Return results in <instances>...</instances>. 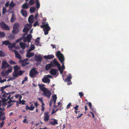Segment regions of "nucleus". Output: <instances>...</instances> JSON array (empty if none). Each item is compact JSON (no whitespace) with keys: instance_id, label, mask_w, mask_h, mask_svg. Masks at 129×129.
Wrapping results in <instances>:
<instances>
[{"instance_id":"nucleus-50","label":"nucleus","mask_w":129,"mask_h":129,"mask_svg":"<svg viewBox=\"0 0 129 129\" xmlns=\"http://www.w3.org/2000/svg\"><path fill=\"white\" fill-rule=\"evenodd\" d=\"M16 102L17 103H18V101H15L12 100H9V101H8V103H11L13 102Z\"/></svg>"},{"instance_id":"nucleus-12","label":"nucleus","mask_w":129,"mask_h":129,"mask_svg":"<svg viewBox=\"0 0 129 129\" xmlns=\"http://www.w3.org/2000/svg\"><path fill=\"white\" fill-rule=\"evenodd\" d=\"M30 51L28 50L27 51V53L26 55L27 57L30 58L33 56L34 55V53L30 52Z\"/></svg>"},{"instance_id":"nucleus-23","label":"nucleus","mask_w":129,"mask_h":129,"mask_svg":"<svg viewBox=\"0 0 129 129\" xmlns=\"http://www.w3.org/2000/svg\"><path fill=\"white\" fill-rule=\"evenodd\" d=\"M22 7L23 9H27L29 8V5L27 4V3H25L22 5Z\"/></svg>"},{"instance_id":"nucleus-17","label":"nucleus","mask_w":129,"mask_h":129,"mask_svg":"<svg viewBox=\"0 0 129 129\" xmlns=\"http://www.w3.org/2000/svg\"><path fill=\"white\" fill-rule=\"evenodd\" d=\"M57 71L56 70L52 69L50 72V73L52 75H55L56 74Z\"/></svg>"},{"instance_id":"nucleus-48","label":"nucleus","mask_w":129,"mask_h":129,"mask_svg":"<svg viewBox=\"0 0 129 129\" xmlns=\"http://www.w3.org/2000/svg\"><path fill=\"white\" fill-rule=\"evenodd\" d=\"M15 79V78L13 76V77H11L7 81H9L11 80H13L14 79Z\"/></svg>"},{"instance_id":"nucleus-21","label":"nucleus","mask_w":129,"mask_h":129,"mask_svg":"<svg viewBox=\"0 0 129 129\" xmlns=\"http://www.w3.org/2000/svg\"><path fill=\"white\" fill-rule=\"evenodd\" d=\"M10 86H6L3 87H0V91H1L2 93H3L5 92V91L4 90V89Z\"/></svg>"},{"instance_id":"nucleus-33","label":"nucleus","mask_w":129,"mask_h":129,"mask_svg":"<svg viewBox=\"0 0 129 129\" xmlns=\"http://www.w3.org/2000/svg\"><path fill=\"white\" fill-rule=\"evenodd\" d=\"M15 19V16L13 14V13L11 19V21L12 22H14Z\"/></svg>"},{"instance_id":"nucleus-16","label":"nucleus","mask_w":129,"mask_h":129,"mask_svg":"<svg viewBox=\"0 0 129 129\" xmlns=\"http://www.w3.org/2000/svg\"><path fill=\"white\" fill-rule=\"evenodd\" d=\"M13 51L14 52L15 56L17 58L20 59L21 58V57L20 54L17 51L15 50H13Z\"/></svg>"},{"instance_id":"nucleus-14","label":"nucleus","mask_w":129,"mask_h":129,"mask_svg":"<svg viewBox=\"0 0 129 129\" xmlns=\"http://www.w3.org/2000/svg\"><path fill=\"white\" fill-rule=\"evenodd\" d=\"M50 123L52 125L57 124H58L57 120L54 119H52L50 120Z\"/></svg>"},{"instance_id":"nucleus-26","label":"nucleus","mask_w":129,"mask_h":129,"mask_svg":"<svg viewBox=\"0 0 129 129\" xmlns=\"http://www.w3.org/2000/svg\"><path fill=\"white\" fill-rule=\"evenodd\" d=\"M52 66V65L51 63L49 64H48L46 66L45 70H48L50 69Z\"/></svg>"},{"instance_id":"nucleus-36","label":"nucleus","mask_w":129,"mask_h":129,"mask_svg":"<svg viewBox=\"0 0 129 129\" xmlns=\"http://www.w3.org/2000/svg\"><path fill=\"white\" fill-rule=\"evenodd\" d=\"M3 44L5 45H8L10 44V42L8 41H3L2 42Z\"/></svg>"},{"instance_id":"nucleus-40","label":"nucleus","mask_w":129,"mask_h":129,"mask_svg":"<svg viewBox=\"0 0 129 129\" xmlns=\"http://www.w3.org/2000/svg\"><path fill=\"white\" fill-rule=\"evenodd\" d=\"M37 1L36 2V6L37 8H39L40 7V4L38 0H36Z\"/></svg>"},{"instance_id":"nucleus-18","label":"nucleus","mask_w":129,"mask_h":129,"mask_svg":"<svg viewBox=\"0 0 129 129\" xmlns=\"http://www.w3.org/2000/svg\"><path fill=\"white\" fill-rule=\"evenodd\" d=\"M38 85L39 86V87L40 88V90H41L42 91H44L47 88H46L44 87V85L43 84H38Z\"/></svg>"},{"instance_id":"nucleus-11","label":"nucleus","mask_w":129,"mask_h":129,"mask_svg":"<svg viewBox=\"0 0 129 129\" xmlns=\"http://www.w3.org/2000/svg\"><path fill=\"white\" fill-rule=\"evenodd\" d=\"M34 59L37 61H41L42 60V57L40 56L35 55L34 57Z\"/></svg>"},{"instance_id":"nucleus-43","label":"nucleus","mask_w":129,"mask_h":129,"mask_svg":"<svg viewBox=\"0 0 129 129\" xmlns=\"http://www.w3.org/2000/svg\"><path fill=\"white\" fill-rule=\"evenodd\" d=\"M5 34L4 33L0 31V37L1 38H3L5 36Z\"/></svg>"},{"instance_id":"nucleus-45","label":"nucleus","mask_w":129,"mask_h":129,"mask_svg":"<svg viewBox=\"0 0 129 129\" xmlns=\"http://www.w3.org/2000/svg\"><path fill=\"white\" fill-rule=\"evenodd\" d=\"M6 12V9L5 7H3L2 9V13L3 14H5Z\"/></svg>"},{"instance_id":"nucleus-54","label":"nucleus","mask_w":129,"mask_h":129,"mask_svg":"<svg viewBox=\"0 0 129 129\" xmlns=\"http://www.w3.org/2000/svg\"><path fill=\"white\" fill-rule=\"evenodd\" d=\"M9 6V2H7L5 4V6L6 7H7Z\"/></svg>"},{"instance_id":"nucleus-22","label":"nucleus","mask_w":129,"mask_h":129,"mask_svg":"<svg viewBox=\"0 0 129 129\" xmlns=\"http://www.w3.org/2000/svg\"><path fill=\"white\" fill-rule=\"evenodd\" d=\"M26 108L27 110L32 111L34 109L35 107L33 106V105H31L30 107H28V106H26Z\"/></svg>"},{"instance_id":"nucleus-38","label":"nucleus","mask_w":129,"mask_h":129,"mask_svg":"<svg viewBox=\"0 0 129 129\" xmlns=\"http://www.w3.org/2000/svg\"><path fill=\"white\" fill-rule=\"evenodd\" d=\"M5 56V54L3 51L0 50V57H4Z\"/></svg>"},{"instance_id":"nucleus-25","label":"nucleus","mask_w":129,"mask_h":129,"mask_svg":"<svg viewBox=\"0 0 129 129\" xmlns=\"http://www.w3.org/2000/svg\"><path fill=\"white\" fill-rule=\"evenodd\" d=\"M16 45V43H12V44H10L9 45L8 47L12 51H13V50H12L11 49L15 47Z\"/></svg>"},{"instance_id":"nucleus-9","label":"nucleus","mask_w":129,"mask_h":129,"mask_svg":"<svg viewBox=\"0 0 129 129\" xmlns=\"http://www.w3.org/2000/svg\"><path fill=\"white\" fill-rule=\"evenodd\" d=\"M44 120L45 122H47L49 120L50 115L49 114V113L47 112H45L44 114Z\"/></svg>"},{"instance_id":"nucleus-24","label":"nucleus","mask_w":129,"mask_h":129,"mask_svg":"<svg viewBox=\"0 0 129 129\" xmlns=\"http://www.w3.org/2000/svg\"><path fill=\"white\" fill-rule=\"evenodd\" d=\"M36 10V7L35 6H33L30 8L29 11L31 13H33L35 12Z\"/></svg>"},{"instance_id":"nucleus-41","label":"nucleus","mask_w":129,"mask_h":129,"mask_svg":"<svg viewBox=\"0 0 129 129\" xmlns=\"http://www.w3.org/2000/svg\"><path fill=\"white\" fill-rule=\"evenodd\" d=\"M72 76L71 75H69V76H68L67 78L66 79V81H70V79L72 78Z\"/></svg>"},{"instance_id":"nucleus-52","label":"nucleus","mask_w":129,"mask_h":129,"mask_svg":"<svg viewBox=\"0 0 129 129\" xmlns=\"http://www.w3.org/2000/svg\"><path fill=\"white\" fill-rule=\"evenodd\" d=\"M21 95L19 94H16L15 95V97L16 98H19Z\"/></svg>"},{"instance_id":"nucleus-6","label":"nucleus","mask_w":129,"mask_h":129,"mask_svg":"<svg viewBox=\"0 0 129 129\" xmlns=\"http://www.w3.org/2000/svg\"><path fill=\"white\" fill-rule=\"evenodd\" d=\"M43 92V94L45 96L50 99V96L52 94L51 92L47 88Z\"/></svg>"},{"instance_id":"nucleus-49","label":"nucleus","mask_w":129,"mask_h":129,"mask_svg":"<svg viewBox=\"0 0 129 129\" xmlns=\"http://www.w3.org/2000/svg\"><path fill=\"white\" fill-rule=\"evenodd\" d=\"M9 63L11 64H14L16 63L13 60H10L9 61Z\"/></svg>"},{"instance_id":"nucleus-20","label":"nucleus","mask_w":129,"mask_h":129,"mask_svg":"<svg viewBox=\"0 0 129 129\" xmlns=\"http://www.w3.org/2000/svg\"><path fill=\"white\" fill-rule=\"evenodd\" d=\"M1 75L3 77L7 76L9 75L6 70L3 71L1 72Z\"/></svg>"},{"instance_id":"nucleus-13","label":"nucleus","mask_w":129,"mask_h":129,"mask_svg":"<svg viewBox=\"0 0 129 129\" xmlns=\"http://www.w3.org/2000/svg\"><path fill=\"white\" fill-rule=\"evenodd\" d=\"M19 44L21 48L23 50L25 49L26 47L27 48H28L29 46V45H26V44L25 43L22 42H20V43Z\"/></svg>"},{"instance_id":"nucleus-10","label":"nucleus","mask_w":129,"mask_h":129,"mask_svg":"<svg viewBox=\"0 0 129 129\" xmlns=\"http://www.w3.org/2000/svg\"><path fill=\"white\" fill-rule=\"evenodd\" d=\"M10 66L6 61H4L2 62L1 68L2 69H5L6 68L9 67Z\"/></svg>"},{"instance_id":"nucleus-61","label":"nucleus","mask_w":129,"mask_h":129,"mask_svg":"<svg viewBox=\"0 0 129 129\" xmlns=\"http://www.w3.org/2000/svg\"><path fill=\"white\" fill-rule=\"evenodd\" d=\"M78 105L76 106L75 107H74V109L76 110H78Z\"/></svg>"},{"instance_id":"nucleus-32","label":"nucleus","mask_w":129,"mask_h":129,"mask_svg":"<svg viewBox=\"0 0 129 129\" xmlns=\"http://www.w3.org/2000/svg\"><path fill=\"white\" fill-rule=\"evenodd\" d=\"M13 76L15 78L18 77L19 76L18 72L14 71L12 73Z\"/></svg>"},{"instance_id":"nucleus-31","label":"nucleus","mask_w":129,"mask_h":129,"mask_svg":"<svg viewBox=\"0 0 129 129\" xmlns=\"http://www.w3.org/2000/svg\"><path fill=\"white\" fill-rule=\"evenodd\" d=\"M13 68L14 69V71L17 72L20 69V67L17 65L14 66Z\"/></svg>"},{"instance_id":"nucleus-62","label":"nucleus","mask_w":129,"mask_h":129,"mask_svg":"<svg viewBox=\"0 0 129 129\" xmlns=\"http://www.w3.org/2000/svg\"><path fill=\"white\" fill-rule=\"evenodd\" d=\"M57 111V110L55 111H54V110L53 109L52 110V112L51 114H54V113H55Z\"/></svg>"},{"instance_id":"nucleus-42","label":"nucleus","mask_w":129,"mask_h":129,"mask_svg":"<svg viewBox=\"0 0 129 129\" xmlns=\"http://www.w3.org/2000/svg\"><path fill=\"white\" fill-rule=\"evenodd\" d=\"M15 92H9V95L8 96V97H7V99H5V101H7L8 100V99H9L10 97H11V95L10 94H14L15 93Z\"/></svg>"},{"instance_id":"nucleus-64","label":"nucleus","mask_w":129,"mask_h":129,"mask_svg":"<svg viewBox=\"0 0 129 129\" xmlns=\"http://www.w3.org/2000/svg\"><path fill=\"white\" fill-rule=\"evenodd\" d=\"M20 52L22 54H23L24 53V51L23 50V49L22 50L20 51Z\"/></svg>"},{"instance_id":"nucleus-19","label":"nucleus","mask_w":129,"mask_h":129,"mask_svg":"<svg viewBox=\"0 0 129 129\" xmlns=\"http://www.w3.org/2000/svg\"><path fill=\"white\" fill-rule=\"evenodd\" d=\"M54 57V56L53 55H45L44 57V58L45 59H51L53 58Z\"/></svg>"},{"instance_id":"nucleus-60","label":"nucleus","mask_w":129,"mask_h":129,"mask_svg":"<svg viewBox=\"0 0 129 129\" xmlns=\"http://www.w3.org/2000/svg\"><path fill=\"white\" fill-rule=\"evenodd\" d=\"M25 100H22L20 102L19 104H21L22 105H23L25 103Z\"/></svg>"},{"instance_id":"nucleus-51","label":"nucleus","mask_w":129,"mask_h":129,"mask_svg":"<svg viewBox=\"0 0 129 129\" xmlns=\"http://www.w3.org/2000/svg\"><path fill=\"white\" fill-rule=\"evenodd\" d=\"M18 73L19 76L21 75L22 74L23 72L22 71L20 70L18 72Z\"/></svg>"},{"instance_id":"nucleus-30","label":"nucleus","mask_w":129,"mask_h":129,"mask_svg":"<svg viewBox=\"0 0 129 129\" xmlns=\"http://www.w3.org/2000/svg\"><path fill=\"white\" fill-rule=\"evenodd\" d=\"M32 36L31 34H28L26 36V39L27 40L28 42L29 43L30 41Z\"/></svg>"},{"instance_id":"nucleus-35","label":"nucleus","mask_w":129,"mask_h":129,"mask_svg":"<svg viewBox=\"0 0 129 129\" xmlns=\"http://www.w3.org/2000/svg\"><path fill=\"white\" fill-rule=\"evenodd\" d=\"M22 61V66L23 67L25 66L26 65H27L28 64H29V62H25L23 61Z\"/></svg>"},{"instance_id":"nucleus-15","label":"nucleus","mask_w":129,"mask_h":129,"mask_svg":"<svg viewBox=\"0 0 129 129\" xmlns=\"http://www.w3.org/2000/svg\"><path fill=\"white\" fill-rule=\"evenodd\" d=\"M20 12L22 15L24 17H26L27 16V13L26 11L23 9L21 10Z\"/></svg>"},{"instance_id":"nucleus-63","label":"nucleus","mask_w":129,"mask_h":129,"mask_svg":"<svg viewBox=\"0 0 129 129\" xmlns=\"http://www.w3.org/2000/svg\"><path fill=\"white\" fill-rule=\"evenodd\" d=\"M22 98V96H20L19 97V103L21 101V99Z\"/></svg>"},{"instance_id":"nucleus-37","label":"nucleus","mask_w":129,"mask_h":129,"mask_svg":"<svg viewBox=\"0 0 129 129\" xmlns=\"http://www.w3.org/2000/svg\"><path fill=\"white\" fill-rule=\"evenodd\" d=\"M3 110V109L2 108H0V117L3 116L5 113L2 111Z\"/></svg>"},{"instance_id":"nucleus-57","label":"nucleus","mask_w":129,"mask_h":129,"mask_svg":"<svg viewBox=\"0 0 129 129\" xmlns=\"http://www.w3.org/2000/svg\"><path fill=\"white\" fill-rule=\"evenodd\" d=\"M79 94L81 98L83 95V93L82 92H79Z\"/></svg>"},{"instance_id":"nucleus-1","label":"nucleus","mask_w":129,"mask_h":129,"mask_svg":"<svg viewBox=\"0 0 129 129\" xmlns=\"http://www.w3.org/2000/svg\"><path fill=\"white\" fill-rule=\"evenodd\" d=\"M56 56L58 57V59L61 63L62 64L61 67H60V65L57 61L55 59L52 61L51 63L52 65V66H57L58 69L60 71V74H62L63 72V70L65 69V66L64 65V61L65 59L63 55L59 51H58L56 53Z\"/></svg>"},{"instance_id":"nucleus-28","label":"nucleus","mask_w":129,"mask_h":129,"mask_svg":"<svg viewBox=\"0 0 129 129\" xmlns=\"http://www.w3.org/2000/svg\"><path fill=\"white\" fill-rule=\"evenodd\" d=\"M3 94L2 95V96L4 98V100H3V101H4L6 102V101H5V98H6L7 96L8 95H9V93H6V92H5L3 93ZM7 100V99H6Z\"/></svg>"},{"instance_id":"nucleus-8","label":"nucleus","mask_w":129,"mask_h":129,"mask_svg":"<svg viewBox=\"0 0 129 129\" xmlns=\"http://www.w3.org/2000/svg\"><path fill=\"white\" fill-rule=\"evenodd\" d=\"M38 73L37 71L35 68H33L30 72V75L31 77L34 76Z\"/></svg>"},{"instance_id":"nucleus-2","label":"nucleus","mask_w":129,"mask_h":129,"mask_svg":"<svg viewBox=\"0 0 129 129\" xmlns=\"http://www.w3.org/2000/svg\"><path fill=\"white\" fill-rule=\"evenodd\" d=\"M28 21L31 24H26L23 29V31L25 33V35L27 34V32L32 26L31 23L34 22V16L33 15H31L29 16L28 18Z\"/></svg>"},{"instance_id":"nucleus-34","label":"nucleus","mask_w":129,"mask_h":129,"mask_svg":"<svg viewBox=\"0 0 129 129\" xmlns=\"http://www.w3.org/2000/svg\"><path fill=\"white\" fill-rule=\"evenodd\" d=\"M35 46H34V45L31 44L30 48L28 50H29V51H31L33 50H34L35 49Z\"/></svg>"},{"instance_id":"nucleus-59","label":"nucleus","mask_w":129,"mask_h":129,"mask_svg":"<svg viewBox=\"0 0 129 129\" xmlns=\"http://www.w3.org/2000/svg\"><path fill=\"white\" fill-rule=\"evenodd\" d=\"M71 103H69L67 106V109H69V108L70 106H71Z\"/></svg>"},{"instance_id":"nucleus-47","label":"nucleus","mask_w":129,"mask_h":129,"mask_svg":"<svg viewBox=\"0 0 129 129\" xmlns=\"http://www.w3.org/2000/svg\"><path fill=\"white\" fill-rule=\"evenodd\" d=\"M52 97V100H56L57 97L56 95L54 94L53 95Z\"/></svg>"},{"instance_id":"nucleus-4","label":"nucleus","mask_w":129,"mask_h":129,"mask_svg":"<svg viewBox=\"0 0 129 129\" xmlns=\"http://www.w3.org/2000/svg\"><path fill=\"white\" fill-rule=\"evenodd\" d=\"M52 77L49 75H45L43 78L42 81L43 82L45 83H48L49 84L50 82V80L49 78H52Z\"/></svg>"},{"instance_id":"nucleus-53","label":"nucleus","mask_w":129,"mask_h":129,"mask_svg":"<svg viewBox=\"0 0 129 129\" xmlns=\"http://www.w3.org/2000/svg\"><path fill=\"white\" fill-rule=\"evenodd\" d=\"M39 25V23L38 21L36 22L33 25L35 27L37 25Z\"/></svg>"},{"instance_id":"nucleus-5","label":"nucleus","mask_w":129,"mask_h":129,"mask_svg":"<svg viewBox=\"0 0 129 129\" xmlns=\"http://www.w3.org/2000/svg\"><path fill=\"white\" fill-rule=\"evenodd\" d=\"M19 26V24L18 23H16L14 24L12 30V32L13 34H16L18 33Z\"/></svg>"},{"instance_id":"nucleus-56","label":"nucleus","mask_w":129,"mask_h":129,"mask_svg":"<svg viewBox=\"0 0 129 129\" xmlns=\"http://www.w3.org/2000/svg\"><path fill=\"white\" fill-rule=\"evenodd\" d=\"M4 121H3L2 122L0 123V127H2L4 124Z\"/></svg>"},{"instance_id":"nucleus-46","label":"nucleus","mask_w":129,"mask_h":129,"mask_svg":"<svg viewBox=\"0 0 129 129\" xmlns=\"http://www.w3.org/2000/svg\"><path fill=\"white\" fill-rule=\"evenodd\" d=\"M29 5H32L34 4L33 0H30L29 2Z\"/></svg>"},{"instance_id":"nucleus-58","label":"nucleus","mask_w":129,"mask_h":129,"mask_svg":"<svg viewBox=\"0 0 129 129\" xmlns=\"http://www.w3.org/2000/svg\"><path fill=\"white\" fill-rule=\"evenodd\" d=\"M8 103L9 104V105L7 106V107H10V106L13 105V103H9L8 102Z\"/></svg>"},{"instance_id":"nucleus-55","label":"nucleus","mask_w":129,"mask_h":129,"mask_svg":"<svg viewBox=\"0 0 129 129\" xmlns=\"http://www.w3.org/2000/svg\"><path fill=\"white\" fill-rule=\"evenodd\" d=\"M6 80L5 79H4L3 80H0V82L1 83H3L6 81Z\"/></svg>"},{"instance_id":"nucleus-3","label":"nucleus","mask_w":129,"mask_h":129,"mask_svg":"<svg viewBox=\"0 0 129 129\" xmlns=\"http://www.w3.org/2000/svg\"><path fill=\"white\" fill-rule=\"evenodd\" d=\"M41 27L43 28V30L45 34L46 35L48 34L49 31L50 30V28L47 23L44 22L43 23L42 25L41 26Z\"/></svg>"},{"instance_id":"nucleus-29","label":"nucleus","mask_w":129,"mask_h":129,"mask_svg":"<svg viewBox=\"0 0 129 129\" xmlns=\"http://www.w3.org/2000/svg\"><path fill=\"white\" fill-rule=\"evenodd\" d=\"M40 38L38 37L35 41V43L37 45H41L40 42L39 41Z\"/></svg>"},{"instance_id":"nucleus-44","label":"nucleus","mask_w":129,"mask_h":129,"mask_svg":"<svg viewBox=\"0 0 129 129\" xmlns=\"http://www.w3.org/2000/svg\"><path fill=\"white\" fill-rule=\"evenodd\" d=\"M12 68H9L8 70L6 71L8 74H9V73H11L12 72Z\"/></svg>"},{"instance_id":"nucleus-27","label":"nucleus","mask_w":129,"mask_h":129,"mask_svg":"<svg viewBox=\"0 0 129 129\" xmlns=\"http://www.w3.org/2000/svg\"><path fill=\"white\" fill-rule=\"evenodd\" d=\"M15 4L13 1H12L9 4V8L10 9H12L15 6Z\"/></svg>"},{"instance_id":"nucleus-39","label":"nucleus","mask_w":129,"mask_h":129,"mask_svg":"<svg viewBox=\"0 0 129 129\" xmlns=\"http://www.w3.org/2000/svg\"><path fill=\"white\" fill-rule=\"evenodd\" d=\"M15 38L14 36L13 35H11L8 37V38L10 40L13 39Z\"/></svg>"},{"instance_id":"nucleus-7","label":"nucleus","mask_w":129,"mask_h":129,"mask_svg":"<svg viewBox=\"0 0 129 129\" xmlns=\"http://www.w3.org/2000/svg\"><path fill=\"white\" fill-rule=\"evenodd\" d=\"M0 26L1 28L7 30H10L9 27L4 22H2L0 23Z\"/></svg>"}]
</instances>
